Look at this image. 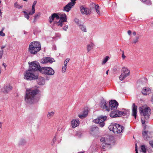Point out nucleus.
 <instances>
[{"mask_svg": "<svg viewBox=\"0 0 153 153\" xmlns=\"http://www.w3.org/2000/svg\"><path fill=\"white\" fill-rule=\"evenodd\" d=\"M38 92V89L36 88L27 89L25 97V101L29 104L33 103L35 102V96Z\"/></svg>", "mask_w": 153, "mask_h": 153, "instance_id": "obj_1", "label": "nucleus"}, {"mask_svg": "<svg viewBox=\"0 0 153 153\" xmlns=\"http://www.w3.org/2000/svg\"><path fill=\"white\" fill-rule=\"evenodd\" d=\"M101 107L108 111L117 109L118 103L115 100H111L109 104L107 103L105 100H102L101 103Z\"/></svg>", "mask_w": 153, "mask_h": 153, "instance_id": "obj_2", "label": "nucleus"}, {"mask_svg": "<svg viewBox=\"0 0 153 153\" xmlns=\"http://www.w3.org/2000/svg\"><path fill=\"white\" fill-rule=\"evenodd\" d=\"M139 111L141 115L143 116L141 119V122L143 124H145L149 118L151 114V109L149 107H146L143 110L142 108H139Z\"/></svg>", "mask_w": 153, "mask_h": 153, "instance_id": "obj_3", "label": "nucleus"}, {"mask_svg": "<svg viewBox=\"0 0 153 153\" xmlns=\"http://www.w3.org/2000/svg\"><path fill=\"white\" fill-rule=\"evenodd\" d=\"M40 43L37 41L32 42L29 45V51L31 54H35L41 49Z\"/></svg>", "mask_w": 153, "mask_h": 153, "instance_id": "obj_4", "label": "nucleus"}, {"mask_svg": "<svg viewBox=\"0 0 153 153\" xmlns=\"http://www.w3.org/2000/svg\"><path fill=\"white\" fill-rule=\"evenodd\" d=\"M108 128L110 131H112L115 134H120L123 132L124 127L119 124L112 123L109 126Z\"/></svg>", "mask_w": 153, "mask_h": 153, "instance_id": "obj_5", "label": "nucleus"}, {"mask_svg": "<svg viewBox=\"0 0 153 153\" xmlns=\"http://www.w3.org/2000/svg\"><path fill=\"white\" fill-rule=\"evenodd\" d=\"M24 75V78L27 80L36 79L38 78V75L35 74L34 72L29 69L25 73Z\"/></svg>", "mask_w": 153, "mask_h": 153, "instance_id": "obj_6", "label": "nucleus"}, {"mask_svg": "<svg viewBox=\"0 0 153 153\" xmlns=\"http://www.w3.org/2000/svg\"><path fill=\"white\" fill-rule=\"evenodd\" d=\"M40 72L43 74L53 75L55 73L54 70L50 67H43L40 70Z\"/></svg>", "mask_w": 153, "mask_h": 153, "instance_id": "obj_7", "label": "nucleus"}, {"mask_svg": "<svg viewBox=\"0 0 153 153\" xmlns=\"http://www.w3.org/2000/svg\"><path fill=\"white\" fill-rule=\"evenodd\" d=\"M29 69L34 72L35 71L39 70L40 72V70L41 69L39 63L36 61L33 62H29Z\"/></svg>", "mask_w": 153, "mask_h": 153, "instance_id": "obj_8", "label": "nucleus"}, {"mask_svg": "<svg viewBox=\"0 0 153 153\" xmlns=\"http://www.w3.org/2000/svg\"><path fill=\"white\" fill-rule=\"evenodd\" d=\"M122 72L119 78L120 80L123 81L130 75V71L127 68L123 67L122 69Z\"/></svg>", "mask_w": 153, "mask_h": 153, "instance_id": "obj_9", "label": "nucleus"}, {"mask_svg": "<svg viewBox=\"0 0 153 153\" xmlns=\"http://www.w3.org/2000/svg\"><path fill=\"white\" fill-rule=\"evenodd\" d=\"M59 20L58 22L55 21L54 22V24H57L58 26L62 27V22L67 21V16L64 13L61 15L60 17Z\"/></svg>", "mask_w": 153, "mask_h": 153, "instance_id": "obj_10", "label": "nucleus"}, {"mask_svg": "<svg viewBox=\"0 0 153 153\" xmlns=\"http://www.w3.org/2000/svg\"><path fill=\"white\" fill-rule=\"evenodd\" d=\"M107 118L106 116H101L95 120V123L99 124L100 126L102 127L105 125L104 122Z\"/></svg>", "mask_w": 153, "mask_h": 153, "instance_id": "obj_11", "label": "nucleus"}, {"mask_svg": "<svg viewBox=\"0 0 153 153\" xmlns=\"http://www.w3.org/2000/svg\"><path fill=\"white\" fill-rule=\"evenodd\" d=\"M152 132L144 131L143 132V138L145 140H149L152 137Z\"/></svg>", "mask_w": 153, "mask_h": 153, "instance_id": "obj_12", "label": "nucleus"}, {"mask_svg": "<svg viewBox=\"0 0 153 153\" xmlns=\"http://www.w3.org/2000/svg\"><path fill=\"white\" fill-rule=\"evenodd\" d=\"M55 61L54 59L50 57H45L41 60V63L43 64H46L48 63H51Z\"/></svg>", "mask_w": 153, "mask_h": 153, "instance_id": "obj_13", "label": "nucleus"}, {"mask_svg": "<svg viewBox=\"0 0 153 153\" xmlns=\"http://www.w3.org/2000/svg\"><path fill=\"white\" fill-rule=\"evenodd\" d=\"M81 13L84 14L89 15L91 14V10L88 8L83 6H81L80 8Z\"/></svg>", "mask_w": 153, "mask_h": 153, "instance_id": "obj_14", "label": "nucleus"}, {"mask_svg": "<svg viewBox=\"0 0 153 153\" xmlns=\"http://www.w3.org/2000/svg\"><path fill=\"white\" fill-rule=\"evenodd\" d=\"M55 18H56L57 20L59 19L60 18V17L57 13H53L52 14L51 16L49 17V21L50 23L51 24Z\"/></svg>", "mask_w": 153, "mask_h": 153, "instance_id": "obj_15", "label": "nucleus"}, {"mask_svg": "<svg viewBox=\"0 0 153 153\" xmlns=\"http://www.w3.org/2000/svg\"><path fill=\"white\" fill-rule=\"evenodd\" d=\"M12 89V87L9 84L5 85L3 88H2V91L4 93H7L10 92Z\"/></svg>", "mask_w": 153, "mask_h": 153, "instance_id": "obj_16", "label": "nucleus"}, {"mask_svg": "<svg viewBox=\"0 0 153 153\" xmlns=\"http://www.w3.org/2000/svg\"><path fill=\"white\" fill-rule=\"evenodd\" d=\"M74 5L75 4L70 2L64 7V10L68 12Z\"/></svg>", "mask_w": 153, "mask_h": 153, "instance_id": "obj_17", "label": "nucleus"}, {"mask_svg": "<svg viewBox=\"0 0 153 153\" xmlns=\"http://www.w3.org/2000/svg\"><path fill=\"white\" fill-rule=\"evenodd\" d=\"M137 106L135 105V103H133L132 105V115L134 117V118L137 117Z\"/></svg>", "mask_w": 153, "mask_h": 153, "instance_id": "obj_18", "label": "nucleus"}, {"mask_svg": "<svg viewBox=\"0 0 153 153\" xmlns=\"http://www.w3.org/2000/svg\"><path fill=\"white\" fill-rule=\"evenodd\" d=\"M79 123L78 120L74 119L71 121V125L73 128H75L79 125Z\"/></svg>", "mask_w": 153, "mask_h": 153, "instance_id": "obj_19", "label": "nucleus"}, {"mask_svg": "<svg viewBox=\"0 0 153 153\" xmlns=\"http://www.w3.org/2000/svg\"><path fill=\"white\" fill-rule=\"evenodd\" d=\"M98 128L97 126L93 125L91 127L90 129V133L93 135L97 133L98 132Z\"/></svg>", "mask_w": 153, "mask_h": 153, "instance_id": "obj_20", "label": "nucleus"}, {"mask_svg": "<svg viewBox=\"0 0 153 153\" xmlns=\"http://www.w3.org/2000/svg\"><path fill=\"white\" fill-rule=\"evenodd\" d=\"M142 93L144 95H147L151 93V90L149 87H145L142 90Z\"/></svg>", "mask_w": 153, "mask_h": 153, "instance_id": "obj_21", "label": "nucleus"}, {"mask_svg": "<svg viewBox=\"0 0 153 153\" xmlns=\"http://www.w3.org/2000/svg\"><path fill=\"white\" fill-rule=\"evenodd\" d=\"M37 82L38 84L39 85H44L45 83V79L42 77H40L38 78Z\"/></svg>", "mask_w": 153, "mask_h": 153, "instance_id": "obj_22", "label": "nucleus"}, {"mask_svg": "<svg viewBox=\"0 0 153 153\" xmlns=\"http://www.w3.org/2000/svg\"><path fill=\"white\" fill-rule=\"evenodd\" d=\"M88 113V110L86 108L84 110L83 113L82 114L79 115V117L81 119L84 118L87 116Z\"/></svg>", "mask_w": 153, "mask_h": 153, "instance_id": "obj_23", "label": "nucleus"}, {"mask_svg": "<svg viewBox=\"0 0 153 153\" xmlns=\"http://www.w3.org/2000/svg\"><path fill=\"white\" fill-rule=\"evenodd\" d=\"M26 140L23 138H21L18 141V145L19 146H23L26 143Z\"/></svg>", "mask_w": 153, "mask_h": 153, "instance_id": "obj_24", "label": "nucleus"}, {"mask_svg": "<svg viewBox=\"0 0 153 153\" xmlns=\"http://www.w3.org/2000/svg\"><path fill=\"white\" fill-rule=\"evenodd\" d=\"M117 117L122 116H124L126 115L127 114V112L126 111H119L117 109Z\"/></svg>", "mask_w": 153, "mask_h": 153, "instance_id": "obj_25", "label": "nucleus"}, {"mask_svg": "<svg viewBox=\"0 0 153 153\" xmlns=\"http://www.w3.org/2000/svg\"><path fill=\"white\" fill-rule=\"evenodd\" d=\"M37 2V1H35L33 2L32 6V10L30 12V14L32 15L35 13V5Z\"/></svg>", "mask_w": 153, "mask_h": 153, "instance_id": "obj_26", "label": "nucleus"}, {"mask_svg": "<svg viewBox=\"0 0 153 153\" xmlns=\"http://www.w3.org/2000/svg\"><path fill=\"white\" fill-rule=\"evenodd\" d=\"M110 114V116L111 117L115 118L117 117V109L114 110H112Z\"/></svg>", "mask_w": 153, "mask_h": 153, "instance_id": "obj_27", "label": "nucleus"}, {"mask_svg": "<svg viewBox=\"0 0 153 153\" xmlns=\"http://www.w3.org/2000/svg\"><path fill=\"white\" fill-rule=\"evenodd\" d=\"M92 4L93 6H94L95 9L97 14H98L99 15H100L99 10L100 8L99 5L98 4L96 5L94 3H92Z\"/></svg>", "mask_w": 153, "mask_h": 153, "instance_id": "obj_28", "label": "nucleus"}, {"mask_svg": "<svg viewBox=\"0 0 153 153\" xmlns=\"http://www.w3.org/2000/svg\"><path fill=\"white\" fill-rule=\"evenodd\" d=\"M79 28L82 31L84 32H86V29L85 26L83 24H80L79 26Z\"/></svg>", "mask_w": 153, "mask_h": 153, "instance_id": "obj_29", "label": "nucleus"}, {"mask_svg": "<svg viewBox=\"0 0 153 153\" xmlns=\"http://www.w3.org/2000/svg\"><path fill=\"white\" fill-rule=\"evenodd\" d=\"M93 44L91 43V44H88L87 46V50L88 52L90 51L93 48Z\"/></svg>", "mask_w": 153, "mask_h": 153, "instance_id": "obj_30", "label": "nucleus"}, {"mask_svg": "<svg viewBox=\"0 0 153 153\" xmlns=\"http://www.w3.org/2000/svg\"><path fill=\"white\" fill-rule=\"evenodd\" d=\"M110 144L106 143H105V144L102 146V149H103L104 151H105L107 150V148L108 147V145H110Z\"/></svg>", "mask_w": 153, "mask_h": 153, "instance_id": "obj_31", "label": "nucleus"}, {"mask_svg": "<svg viewBox=\"0 0 153 153\" xmlns=\"http://www.w3.org/2000/svg\"><path fill=\"white\" fill-rule=\"evenodd\" d=\"M55 113L53 111H51V112H49L48 114H47V117L48 119H50L52 117H53Z\"/></svg>", "mask_w": 153, "mask_h": 153, "instance_id": "obj_32", "label": "nucleus"}, {"mask_svg": "<svg viewBox=\"0 0 153 153\" xmlns=\"http://www.w3.org/2000/svg\"><path fill=\"white\" fill-rule=\"evenodd\" d=\"M109 57L108 56H106L103 59V60L102 62V64H105L107 61L109 59Z\"/></svg>", "mask_w": 153, "mask_h": 153, "instance_id": "obj_33", "label": "nucleus"}, {"mask_svg": "<svg viewBox=\"0 0 153 153\" xmlns=\"http://www.w3.org/2000/svg\"><path fill=\"white\" fill-rule=\"evenodd\" d=\"M40 15V13H39L38 14H36L35 16L34 17L33 22H35L36 21L37 19L39 18Z\"/></svg>", "mask_w": 153, "mask_h": 153, "instance_id": "obj_34", "label": "nucleus"}, {"mask_svg": "<svg viewBox=\"0 0 153 153\" xmlns=\"http://www.w3.org/2000/svg\"><path fill=\"white\" fill-rule=\"evenodd\" d=\"M141 151L143 152V153H146V150L145 147L144 145H142L141 146Z\"/></svg>", "mask_w": 153, "mask_h": 153, "instance_id": "obj_35", "label": "nucleus"}, {"mask_svg": "<svg viewBox=\"0 0 153 153\" xmlns=\"http://www.w3.org/2000/svg\"><path fill=\"white\" fill-rule=\"evenodd\" d=\"M14 6L15 7L19 9L21 8L22 7V6H21L17 2L14 4Z\"/></svg>", "mask_w": 153, "mask_h": 153, "instance_id": "obj_36", "label": "nucleus"}, {"mask_svg": "<svg viewBox=\"0 0 153 153\" xmlns=\"http://www.w3.org/2000/svg\"><path fill=\"white\" fill-rule=\"evenodd\" d=\"M74 21L75 23L78 25V26L80 24H81V22L79 21V19L77 18H75L74 19Z\"/></svg>", "mask_w": 153, "mask_h": 153, "instance_id": "obj_37", "label": "nucleus"}, {"mask_svg": "<svg viewBox=\"0 0 153 153\" xmlns=\"http://www.w3.org/2000/svg\"><path fill=\"white\" fill-rule=\"evenodd\" d=\"M139 38V37L138 36H136L135 39H133V43L134 44L136 43L138 40Z\"/></svg>", "mask_w": 153, "mask_h": 153, "instance_id": "obj_38", "label": "nucleus"}, {"mask_svg": "<svg viewBox=\"0 0 153 153\" xmlns=\"http://www.w3.org/2000/svg\"><path fill=\"white\" fill-rule=\"evenodd\" d=\"M143 2H146V4L149 5H151V3L150 2L149 0H141Z\"/></svg>", "mask_w": 153, "mask_h": 153, "instance_id": "obj_39", "label": "nucleus"}, {"mask_svg": "<svg viewBox=\"0 0 153 153\" xmlns=\"http://www.w3.org/2000/svg\"><path fill=\"white\" fill-rule=\"evenodd\" d=\"M67 66L66 65H64L63 66L62 68V72L63 73H65L66 70Z\"/></svg>", "mask_w": 153, "mask_h": 153, "instance_id": "obj_40", "label": "nucleus"}, {"mask_svg": "<svg viewBox=\"0 0 153 153\" xmlns=\"http://www.w3.org/2000/svg\"><path fill=\"white\" fill-rule=\"evenodd\" d=\"M76 136L78 138H80L82 136V134L80 132H77L76 134Z\"/></svg>", "mask_w": 153, "mask_h": 153, "instance_id": "obj_41", "label": "nucleus"}, {"mask_svg": "<svg viewBox=\"0 0 153 153\" xmlns=\"http://www.w3.org/2000/svg\"><path fill=\"white\" fill-rule=\"evenodd\" d=\"M69 60L70 59L68 58L66 59L64 62V65H66L67 66V63L69 62Z\"/></svg>", "mask_w": 153, "mask_h": 153, "instance_id": "obj_42", "label": "nucleus"}, {"mask_svg": "<svg viewBox=\"0 0 153 153\" xmlns=\"http://www.w3.org/2000/svg\"><path fill=\"white\" fill-rule=\"evenodd\" d=\"M3 54V50H0V59H1Z\"/></svg>", "mask_w": 153, "mask_h": 153, "instance_id": "obj_43", "label": "nucleus"}, {"mask_svg": "<svg viewBox=\"0 0 153 153\" xmlns=\"http://www.w3.org/2000/svg\"><path fill=\"white\" fill-rule=\"evenodd\" d=\"M29 15H31L30 14V12L29 13H27V14H25V17L27 19H28L29 18Z\"/></svg>", "mask_w": 153, "mask_h": 153, "instance_id": "obj_44", "label": "nucleus"}, {"mask_svg": "<svg viewBox=\"0 0 153 153\" xmlns=\"http://www.w3.org/2000/svg\"><path fill=\"white\" fill-rule=\"evenodd\" d=\"M56 140V137H54L52 140L53 142L52 143V145H53Z\"/></svg>", "mask_w": 153, "mask_h": 153, "instance_id": "obj_45", "label": "nucleus"}, {"mask_svg": "<svg viewBox=\"0 0 153 153\" xmlns=\"http://www.w3.org/2000/svg\"><path fill=\"white\" fill-rule=\"evenodd\" d=\"M5 35V34L2 32V30L0 31V36H4Z\"/></svg>", "mask_w": 153, "mask_h": 153, "instance_id": "obj_46", "label": "nucleus"}, {"mask_svg": "<svg viewBox=\"0 0 153 153\" xmlns=\"http://www.w3.org/2000/svg\"><path fill=\"white\" fill-rule=\"evenodd\" d=\"M122 58H123V59H124L126 58V56L124 55V51H122Z\"/></svg>", "mask_w": 153, "mask_h": 153, "instance_id": "obj_47", "label": "nucleus"}, {"mask_svg": "<svg viewBox=\"0 0 153 153\" xmlns=\"http://www.w3.org/2000/svg\"><path fill=\"white\" fill-rule=\"evenodd\" d=\"M68 25H66L63 27V29L65 31H66L67 29L68 28Z\"/></svg>", "mask_w": 153, "mask_h": 153, "instance_id": "obj_48", "label": "nucleus"}, {"mask_svg": "<svg viewBox=\"0 0 153 153\" xmlns=\"http://www.w3.org/2000/svg\"><path fill=\"white\" fill-rule=\"evenodd\" d=\"M100 141L101 142H104V143H105V138L104 137L101 138L100 140Z\"/></svg>", "mask_w": 153, "mask_h": 153, "instance_id": "obj_49", "label": "nucleus"}, {"mask_svg": "<svg viewBox=\"0 0 153 153\" xmlns=\"http://www.w3.org/2000/svg\"><path fill=\"white\" fill-rule=\"evenodd\" d=\"M150 146L153 148V141H150L149 142Z\"/></svg>", "mask_w": 153, "mask_h": 153, "instance_id": "obj_50", "label": "nucleus"}, {"mask_svg": "<svg viewBox=\"0 0 153 153\" xmlns=\"http://www.w3.org/2000/svg\"><path fill=\"white\" fill-rule=\"evenodd\" d=\"M71 2H70L71 3H72L73 4H75L76 3V0H71Z\"/></svg>", "mask_w": 153, "mask_h": 153, "instance_id": "obj_51", "label": "nucleus"}, {"mask_svg": "<svg viewBox=\"0 0 153 153\" xmlns=\"http://www.w3.org/2000/svg\"><path fill=\"white\" fill-rule=\"evenodd\" d=\"M135 151L136 153H138L137 151V146L136 143L135 144Z\"/></svg>", "mask_w": 153, "mask_h": 153, "instance_id": "obj_52", "label": "nucleus"}, {"mask_svg": "<svg viewBox=\"0 0 153 153\" xmlns=\"http://www.w3.org/2000/svg\"><path fill=\"white\" fill-rule=\"evenodd\" d=\"M128 33L129 35H130L131 34V31L130 30H129L128 31Z\"/></svg>", "mask_w": 153, "mask_h": 153, "instance_id": "obj_53", "label": "nucleus"}, {"mask_svg": "<svg viewBox=\"0 0 153 153\" xmlns=\"http://www.w3.org/2000/svg\"><path fill=\"white\" fill-rule=\"evenodd\" d=\"M5 46H3L1 47V50L2 49L3 50V49L5 47Z\"/></svg>", "mask_w": 153, "mask_h": 153, "instance_id": "obj_54", "label": "nucleus"}, {"mask_svg": "<svg viewBox=\"0 0 153 153\" xmlns=\"http://www.w3.org/2000/svg\"><path fill=\"white\" fill-rule=\"evenodd\" d=\"M2 65L4 66V67L5 68H6V66H7V65H6L4 63H3L2 64Z\"/></svg>", "mask_w": 153, "mask_h": 153, "instance_id": "obj_55", "label": "nucleus"}, {"mask_svg": "<svg viewBox=\"0 0 153 153\" xmlns=\"http://www.w3.org/2000/svg\"><path fill=\"white\" fill-rule=\"evenodd\" d=\"M49 79H50V78L48 76L46 77L45 78V79L46 80H48Z\"/></svg>", "mask_w": 153, "mask_h": 153, "instance_id": "obj_56", "label": "nucleus"}, {"mask_svg": "<svg viewBox=\"0 0 153 153\" xmlns=\"http://www.w3.org/2000/svg\"><path fill=\"white\" fill-rule=\"evenodd\" d=\"M133 34L134 35V36H135L136 35V33L134 31V32H133Z\"/></svg>", "mask_w": 153, "mask_h": 153, "instance_id": "obj_57", "label": "nucleus"}, {"mask_svg": "<svg viewBox=\"0 0 153 153\" xmlns=\"http://www.w3.org/2000/svg\"><path fill=\"white\" fill-rule=\"evenodd\" d=\"M2 126V123L0 122V128H1Z\"/></svg>", "mask_w": 153, "mask_h": 153, "instance_id": "obj_58", "label": "nucleus"}, {"mask_svg": "<svg viewBox=\"0 0 153 153\" xmlns=\"http://www.w3.org/2000/svg\"><path fill=\"white\" fill-rule=\"evenodd\" d=\"M108 70L106 72V74H107V75H108Z\"/></svg>", "mask_w": 153, "mask_h": 153, "instance_id": "obj_59", "label": "nucleus"}, {"mask_svg": "<svg viewBox=\"0 0 153 153\" xmlns=\"http://www.w3.org/2000/svg\"><path fill=\"white\" fill-rule=\"evenodd\" d=\"M23 13H25V14H27V13L25 11H24Z\"/></svg>", "mask_w": 153, "mask_h": 153, "instance_id": "obj_60", "label": "nucleus"}, {"mask_svg": "<svg viewBox=\"0 0 153 153\" xmlns=\"http://www.w3.org/2000/svg\"><path fill=\"white\" fill-rule=\"evenodd\" d=\"M26 32L25 31H24V34H25L26 33Z\"/></svg>", "mask_w": 153, "mask_h": 153, "instance_id": "obj_61", "label": "nucleus"}, {"mask_svg": "<svg viewBox=\"0 0 153 153\" xmlns=\"http://www.w3.org/2000/svg\"><path fill=\"white\" fill-rule=\"evenodd\" d=\"M4 28H3L2 29V30H2V32H3V30H4Z\"/></svg>", "mask_w": 153, "mask_h": 153, "instance_id": "obj_62", "label": "nucleus"}, {"mask_svg": "<svg viewBox=\"0 0 153 153\" xmlns=\"http://www.w3.org/2000/svg\"><path fill=\"white\" fill-rule=\"evenodd\" d=\"M24 1H27V0H24Z\"/></svg>", "mask_w": 153, "mask_h": 153, "instance_id": "obj_63", "label": "nucleus"}]
</instances>
